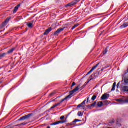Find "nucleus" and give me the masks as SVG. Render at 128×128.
Returning <instances> with one entry per match:
<instances>
[{
  "mask_svg": "<svg viewBox=\"0 0 128 128\" xmlns=\"http://www.w3.org/2000/svg\"><path fill=\"white\" fill-rule=\"evenodd\" d=\"M116 82H114L113 84L112 88L111 90V92H114V90H116Z\"/></svg>",
  "mask_w": 128,
  "mask_h": 128,
  "instance_id": "2eb2a0df",
  "label": "nucleus"
},
{
  "mask_svg": "<svg viewBox=\"0 0 128 128\" xmlns=\"http://www.w3.org/2000/svg\"><path fill=\"white\" fill-rule=\"evenodd\" d=\"M53 108H56V105L54 104V105Z\"/></svg>",
  "mask_w": 128,
  "mask_h": 128,
  "instance_id": "72a5a7b5",
  "label": "nucleus"
},
{
  "mask_svg": "<svg viewBox=\"0 0 128 128\" xmlns=\"http://www.w3.org/2000/svg\"><path fill=\"white\" fill-rule=\"evenodd\" d=\"M28 26L30 28H34V21L32 22L28 23Z\"/></svg>",
  "mask_w": 128,
  "mask_h": 128,
  "instance_id": "ddd939ff",
  "label": "nucleus"
},
{
  "mask_svg": "<svg viewBox=\"0 0 128 128\" xmlns=\"http://www.w3.org/2000/svg\"><path fill=\"white\" fill-rule=\"evenodd\" d=\"M80 2V0H75L73 1L72 3L68 4V6H74L75 4H76L78 2Z\"/></svg>",
  "mask_w": 128,
  "mask_h": 128,
  "instance_id": "0eeeda50",
  "label": "nucleus"
},
{
  "mask_svg": "<svg viewBox=\"0 0 128 128\" xmlns=\"http://www.w3.org/2000/svg\"><path fill=\"white\" fill-rule=\"evenodd\" d=\"M78 122H82V120L76 119L74 121H73L72 123L70 124V126H74V124H76Z\"/></svg>",
  "mask_w": 128,
  "mask_h": 128,
  "instance_id": "f8f14e48",
  "label": "nucleus"
},
{
  "mask_svg": "<svg viewBox=\"0 0 128 128\" xmlns=\"http://www.w3.org/2000/svg\"><path fill=\"white\" fill-rule=\"evenodd\" d=\"M120 82H119L117 86H116L117 88H120Z\"/></svg>",
  "mask_w": 128,
  "mask_h": 128,
  "instance_id": "a878e982",
  "label": "nucleus"
},
{
  "mask_svg": "<svg viewBox=\"0 0 128 128\" xmlns=\"http://www.w3.org/2000/svg\"><path fill=\"white\" fill-rule=\"evenodd\" d=\"M91 80H92V78H91L90 79V81H88V82H86L88 84V83L90 82Z\"/></svg>",
  "mask_w": 128,
  "mask_h": 128,
  "instance_id": "2f4dec72",
  "label": "nucleus"
},
{
  "mask_svg": "<svg viewBox=\"0 0 128 128\" xmlns=\"http://www.w3.org/2000/svg\"><path fill=\"white\" fill-rule=\"evenodd\" d=\"M22 126H24V124H24V123H22Z\"/></svg>",
  "mask_w": 128,
  "mask_h": 128,
  "instance_id": "c9c22d12",
  "label": "nucleus"
},
{
  "mask_svg": "<svg viewBox=\"0 0 128 128\" xmlns=\"http://www.w3.org/2000/svg\"><path fill=\"white\" fill-rule=\"evenodd\" d=\"M6 56V53H4L2 54H0V60H2L3 58H4Z\"/></svg>",
  "mask_w": 128,
  "mask_h": 128,
  "instance_id": "dca6fc26",
  "label": "nucleus"
},
{
  "mask_svg": "<svg viewBox=\"0 0 128 128\" xmlns=\"http://www.w3.org/2000/svg\"><path fill=\"white\" fill-rule=\"evenodd\" d=\"M106 70L105 67L103 68L101 70H102H102Z\"/></svg>",
  "mask_w": 128,
  "mask_h": 128,
  "instance_id": "7c9ffc66",
  "label": "nucleus"
},
{
  "mask_svg": "<svg viewBox=\"0 0 128 128\" xmlns=\"http://www.w3.org/2000/svg\"><path fill=\"white\" fill-rule=\"evenodd\" d=\"M102 62H100V63L97 64L96 66L93 67L92 68L87 74L86 76H88V74H92V72H94V70H96L98 68V66H100V64H102Z\"/></svg>",
  "mask_w": 128,
  "mask_h": 128,
  "instance_id": "20e7f679",
  "label": "nucleus"
},
{
  "mask_svg": "<svg viewBox=\"0 0 128 128\" xmlns=\"http://www.w3.org/2000/svg\"><path fill=\"white\" fill-rule=\"evenodd\" d=\"M108 49H106V50H104V54H106L108 53Z\"/></svg>",
  "mask_w": 128,
  "mask_h": 128,
  "instance_id": "393cba45",
  "label": "nucleus"
},
{
  "mask_svg": "<svg viewBox=\"0 0 128 128\" xmlns=\"http://www.w3.org/2000/svg\"><path fill=\"white\" fill-rule=\"evenodd\" d=\"M55 106L56 107V106H58V105H57V104H55Z\"/></svg>",
  "mask_w": 128,
  "mask_h": 128,
  "instance_id": "4c0bfd02",
  "label": "nucleus"
},
{
  "mask_svg": "<svg viewBox=\"0 0 128 128\" xmlns=\"http://www.w3.org/2000/svg\"><path fill=\"white\" fill-rule=\"evenodd\" d=\"M104 103L105 104L106 106H108V104H110V102H108V101L107 100H106L104 102Z\"/></svg>",
  "mask_w": 128,
  "mask_h": 128,
  "instance_id": "b1692460",
  "label": "nucleus"
},
{
  "mask_svg": "<svg viewBox=\"0 0 128 128\" xmlns=\"http://www.w3.org/2000/svg\"><path fill=\"white\" fill-rule=\"evenodd\" d=\"M53 94H51V96H52Z\"/></svg>",
  "mask_w": 128,
  "mask_h": 128,
  "instance_id": "37998d69",
  "label": "nucleus"
},
{
  "mask_svg": "<svg viewBox=\"0 0 128 128\" xmlns=\"http://www.w3.org/2000/svg\"><path fill=\"white\" fill-rule=\"evenodd\" d=\"M96 104V103L92 104V106H94Z\"/></svg>",
  "mask_w": 128,
  "mask_h": 128,
  "instance_id": "58836bf2",
  "label": "nucleus"
},
{
  "mask_svg": "<svg viewBox=\"0 0 128 128\" xmlns=\"http://www.w3.org/2000/svg\"><path fill=\"white\" fill-rule=\"evenodd\" d=\"M86 84H85L82 86V88H86Z\"/></svg>",
  "mask_w": 128,
  "mask_h": 128,
  "instance_id": "c85d7f7f",
  "label": "nucleus"
},
{
  "mask_svg": "<svg viewBox=\"0 0 128 128\" xmlns=\"http://www.w3.org/2000/svg\"><path fill=\"white\" fill-rule=\"evenodd\" d=\"M110 65H108L107 66H105V68H110Z\"/></svg>",
  "mask_w": 128,
  "mask_h": 128,
  "instance_id": "c756f323",
  "label": "nucleus"
},
{
  "mask_svg": "<svg viewBox=\"0 0 128 128\" xmlns=\"http://www.w3.org/2000/svg\"><path fill=\"white\" fill-rule=\"evenodd\" d=\"M78 116H84V114H82V112H79L78 113Z\"/></svg>",
  "mask_w": 128,
  "mask_h": 128,
  "instance_id": "4be33fe9",
  "label": "nucleus"
},
{
  "mask_svg": "<svg viewBox=\"0 0 128 128\" xmlns=\"http://www.w3.org/2000/svg\"><path fill=\"white\" fill-rule=\"evenodd\" d=\"M114 121H112V122H111V124H114Z\"/></svg>",
  "mask_w": 128,
  "mask_h": 128,
  "instance_id": "e433bc0d",
  "label": "nucleus"
},
{
  "mask_svg": "<svg viewBox=\"0 0 128 128\" xmlns=\"http://www.w3.org/2000/svg\"><path fill=\"white\" fill-rule=\"evenodd\" d=\"M124 86V84H121V88L122 92H128V86Z\"/></svg>",
  "mask_w": 128,
  "mask_h": 128,
  "instance_id": "6e6552de",
  "label": "nucleus"
},
{
  "mask_svg": "<svg viewBox=\"0 0 128 128\" xmlns=\"http://www.w3.org/2000/svg\"><path fill=\"white\" fill-rule=\"evenodd\" d=\"M80 85H78L76 88H74V90L70 91V95L67 96L64 99L62 100L60 102V103L56 104H57V106H60V104H62V102H64L65 100H68V98L70 99L71 98H72V94H74V92H78V90H80Z\"/></svg>",
  "mask_w": 128,
  "mask_h": 128,
  "instance_id": "f257e3e1",
  "label": "nucleus"
},
{
  "mask_svg": "<svg viewBox=\"0 0 128 128\" xmlns=\"http://www.w3.org/2000/svg\"><path fill=\"white\" fill-rule=\"evenodd\" d=\"M67 118H66V119L63 121H59V122L52 123V124H50V126H56L58 124H66V122H68V120H66Z\"/></svg>",
  "mask_w": 128,
  "mask_h": 128,
  "instance_id": "7ed1b4c3",
  "label": "nucleus"
},
{
  "mask_svg": "<svg viewBox=\"0 0 128 128\" xmlns=\"http://www.w3.org/2000/svg\"><path fill=\"white\" fill-rule=\"evenodd\" d=\"M108 98H110V94H106L102 96L101 100H108Z\"/></svg>",
  "mask_w": 128,
  "mask_h": 128,
  "instance_id": "39448f33",
  "label": "nucleus"
},
{
  "mask_svg": "<svg viewBox=\"0 0 128 128\" xmlns=\"http://www.w3.org/2000/svg\"><path fill=\"white\" fill-rule=\"evenodd\" d=\"M90 100V98H87V102H88V100Z\"/></svg>",
  "mask_w": 128,
  "mask_h": 128,
  "instance_id": "473e14b6",
  "label": "nucleus"
},
{
  "mask_svg": "<svg viewBox=\"0 0 128 128\" xmlns=\"http://www.w3.org/2000/svg\"><path fill=\"white\" fill-rule=\"evenodd\" d=\"M20 6V4H18L14 8L13 11V14H14L18 10V8Z\"/></svg>",
  "mask_w": 128,
  "mask_h": 128,
  "instance_id": "9d476101",
  "label": "nucleus"
},
{
  "mask_svg": "<svg viewBox=\"0 0 128 128\" xmlns=\"http://www.w3.org/2000/svg\"><path fill=\"white\" fill-rule=\"evenodd\" d=\"M16 48H13L12 49H11L10 50L8 51V54H12V52H14Z\"/></svg>",
  "mask_w": 128,
  "mask_h": 128,
  "instance_id": "6ab92c4d",
  "label": "nucleus"
},
{
  "mask_svg": "<svg viewBox=\"0 0 128 128\" xmlns=\"http://www.w3.org/2000/svg\"><path fill=\"white\" fill-rule=\"evenodd\" d=\"M116 102H124V100L122 98L117 99Z\"/></svg>",
  "mask_w": 128,
  "mask_h": 128,
  "instance_id": "aec40b11",
  "label": "nucleus"
},
{
  "mask_svg": "<svg viewBox=\"0 0 128 128\" xmlns=\"http://www.w3.org/2000/svg\"><path fill=\"white\" fill-rule=\"evenodd\" d=\"M92 76H90V78H92Z\"/></svg>",
  "mask_w": 128,
  "mask_h": 128,
  "instance_id": "c03bdc74",
  "label": "nucleus"
},
{
  "mask_svg": "<svg viewBox=\"0 0 128 128\" xmlns=\"http://www.w3.org/2000/svg\"><path fill=\"white\" fill-rule=\"evenodd\" d=\"M52 108H54V106H52L51 108V110H52Z\"/></svg>",
  "mask_w": 128,
  "mask_h": 128,
  "instance_id": "f704fd0d",
  "label": "nucleus"
},
{
  "mask_svg": "<svg viewBox=\"0 0 128 128\" xmlns=\"http://www.w3.org/2000/svg\"><path fill=\"white\" fill-rule=\"evenodd\" d=\"M128 23H124L123 25L120 26V28H128Z\"/></svg>",
  "mask_w": 128,
  "mask_h": 128,
  "instance_id": "4468645a",
  "label": "nucleus"
},
{
  "mask_svg": "<svg viewBox=\"0 0 128 128\" xmlns=\"http://www.w3.org/2000/svg\"><path fill=\"white\" fill-rule=\"evenodd\" d=\"M8 34V32H6V34Z\"/></svg>",
  "mask_w": 128,
  "mask_h": 128,
  "instance_id": "79ce46f5",
  "label": "nucleus"
},
{
  "mask_svg": "<svg viewBox=\"0 0 128 128\" xmlns=\"http://www.w3.org/2000/svg\"><path fill=\"white\" fill-rule=\"evenodd\" d=\"M64 119V116H62L60 118V120H62Z\"/></svg>",
  "mask_w": 128,
  "mask_h": 128,
  "instance_id": "bb28decb",
  "label": "nucleus"
},
{
  "mask_svg": "<svg viewBox=\"0 0 128 128\" xmlns=\"http://www.w3.org/2000/svg\"><path fill=\"white\" fill-rule=\"evenodd\" d=\"M10 22V18H7L5 21L2 24V26H6V24H8Z\"/></svg>",
  "mask_w": 128,
  "mask_h": 128,
  "instance_id": "a211bd4d",
  "label": "nucleus"
},
{
  "mask_svg": "<svg viewBox=\"0 0 128 128\" xmlns=\"http://www.w3.org/2000/svg\"><path fill=\"white\" fill-rule=\"evenodd\" d=\"M96 96H94L92 98V100L93 101L96 100Z\"/></svg>",
  "mask_w": 128,
  "mask_h": 128,
  "instance_id": "5701e85b",
  "label": "nucleus"
},
{
  "mask_svg": "<svg viewBox=\"0 0 128 128\" xmlns=\"http://www.w3.org/2000/svg\"><path fill=\"white\" fill-rule=\"evenodd\" d=\"M64 28H59L58 29L54 34V36H58V34H60V32H62L63 30H64Z\"/></svg>",
  "mask_w": 128,
  "mask_h": 128,
  "instance_id": "423d86ee",
  "label": "nucleus"
},
{
  "mask_svg": "<svg viewBox=\"0 0 128 128\" xmlns=\"http://www.w3.org/2000/svg\"><path fill=\"white\" fill-rule=\"evenodd\" d=\"M32 116V114H29L28 115L25 116H22L18 120L21 121V120H28L29 118H30Z\"/></svg>",
  "mask_w": 128,
  "mask_h": 128,
  "instance_id": "f03ea898",
  "label": "nucleus"
},
{
  "mask_svg": "<svg viewBox=\"0 0 128 128\" xmlns=\"http://www.w3.org/2000/svg\"><path fill=\"white\" fill-rule=\"evenodd\" d=\"M86 100H84L81 104L78 106V108H84V105L86 104Z\"/></svg>",
  "mask_w": 128,
  "mask_h": 128,
  "instance_id": "9b49d317",
  "label": "nucleus"
},
{
  "mask_svg": "<svg viewBox=\"0 0 128 128\" xmlns=\"http://www.w3.org/2000/svg\"><path fill=\"white\" fill-rule=\"evenodd\" d=\"M47 128H50V126H48L47 127Z\"/></svg>",
  "mask_w": 128,
  "mask_h": 128,
  "instance_id": "ea45409f",
  "label": "nucleus"
},
{
  "mask_svg": "<svg viewBox=\"0 0 128 128\" xmlns=\"http://www.w3.org/2000/svg\"><path fill=\"white\" fill-rule=\"evenodd\" d=\"M88 83H87V82H86V83H85V84H88Z\"/></svg>",
  "mask_w": 128,
  "mask_h": 128,
  "instance_id": "a19ab883",
  "label": "nucleus"
},
{
  "mask_svg": "<svg viewBox=\"0 0 128 128\" xmlns=\"http://www.w3.org/2000/svg\"><path fill=\"white\" fill-rule=\"evenodd\" d=\"M52 28H48L46 30L44 34V35L48 36V34H50V32H52Z\"/></svg>",
  "mask_w": 128,
  "mask_h": 128,
  "instance_id": "1a4fd4ad",
  "label": "nucleus"
},
{
  "mask_svg": "<svg viewBox=\"0 0 128 128\" xmlns=\"http://www.w3.org/2000/svg\"><path fill=\"white\" fill-rule=\"evenodd\" d=\"M78 26H80L79 24H76L74 25V26H73L72 28V30H74V28H78Z\"/></svg>",
  "mask_w": 128,
  "mask_h": 128,
  "instance_id": "412c9836",
  "label": "nucleus"
},
{
  "mask_svg": "<svg viewBox=\"0 0 128 128\" xmlns=\"http://www.w3.org/2000/svg\"><path fill=\"white\" fill-rule=\"evenodd\" d=\"M76 82H73L72 86H72H76Z\"/></svg>",
  "mask_w": 128,
  "mask_h": 128,
  "instance_id": "cd10ccee",
  "label": "nucleus"
},
{
  "mask_svg": "<svg viewBox=\"0 0 128 128\" xmlns=\"http://www.w3.org/2000/svg\"><path fill=\"white\" fill-rule=\"evenodd\" d=\"M104 106V103L102 102H100L98 104V106L99 108H102V106Z\"/></svg>",
  "mask_w": 128,
  "mask_h": 128,
  "instance_id": "f3484780",
  "label": "nucleus"
}]
</instances>
